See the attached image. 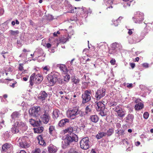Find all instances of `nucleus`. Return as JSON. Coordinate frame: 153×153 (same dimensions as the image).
I'll return each instance as SVG.
<instances>
[{
  "label": "nucleus",
  "instance_id": "obj_1",
  "mask_svg": "<svg viewBox=\"0 0 153 153\" xmlns=\"http://www.w3.org/2000/svg\"><path fill=\"white\" fill-rule=\"evenodd\" d=\"M14 127L11 128V131L13 134L18 133L19 131V129L22 131H25L27 128L26 123L19 120L14 123Z\"/></svg>",
  "mask_w": 153,
  "mask_h": 153
},
{
  "label": "nucleus",
  "instance_id": "obj_2",
  "mask_svg": "<svg viewBox=\"0 0 153 153\" xmlns=\"http://www.w3.org/2000/svg\"><path fill=\"white\" fill-rule=\"evenodd\" d=\"M82 112L79 107H75L69 109L67 111L66 114L68 117L71 119H74L80 115L82 116Z\"/></svg>",
  "mask_w": 153,
  "mask_h": 153
},
{
  "label": "nucleus",
  "instance_id": "obj_3",
  "mask_svg": "<svg viewBox=\"0 0 153 153\" xmlns=\"http://www.w3.org/2000/svg\"><path fill=\"white\" fill-rule=\"evenodd\" d=\"M71 135H66L65 138L62 141V146L65 148L67 146L70 145L73 142H77L78 140L77 136L74 133H72Z\"/></svg>",
  "mask_w": 153,
  "mask_h": 153
},
{
  "label": "nucleus",
  "instance_id": "obj_4",
  "mask_svg": "<svg viewBox=\"0 0 153 153\" xmlns=\"http://www.w3.org/2000/svg\"><path fill=\"white\" fill-rule=\"evenodd\" d=\"M45 112V110L39 106L34 107L29 110V113L32 117H39Z\"/></svg>",
  "mask_w": 153,
  "mask_h": 153
},
{
  "label": "nucleus",
  "instance_id": "obj_5",
  "mask_svg": "<svg viewBox=\"0 0 153 153\" xmlns=\"http://www.w3.org/2000/svg\"><path fill=\"white\" fill-rule=\"evenodd\" d=\"M59 76V74L56 72L48 74L47 77L48 85L53 86L57 81Z\"/></svg>",
  "mask_w": 153,
  "mask_h": 153
},
{
  "label": "nucleus",
  "instance_id": "obj_6",
  "mask_svg": "<svg viewBox=\"0 0 153 153\" xmlns=\"http://www.w3.org/2000/svg\"><path fill=\"white\" fill-rule=\"evenodd\" d=\"M98 111H100L99 114L102 116H104L107 114V110L105 109V105L101 102L97 103L96 106Z\"/></svg>",
  "mask_w": 153,
  "mask_h": 153
},
{
  "label": "nucleus",
  "instance_id": "obj_7",
  "mask_svg": "<svg viewBox=\"0 0 153 153\" xmlns=\"http://www.w3.org/2000/svg\"><path fill=\"white\" fill-rule=\"evenodd\" d=\"M17 142L19 146L22 148H28L30 146L28 139L27 137H20L19 139Z\"/></svg>",
  "mask_w": 153,
  "mask_h": 153
},
{
  "label": "nucleus",
  "instance_id": "obj_8",
  "mask_svg": "<svg viewBox=\"0 0 153 153\" xmlns=\"http://www.w3.org/2000/svg\"><path fill=\"white\" fill-rule=\"evenodd\" d=\"M43 77L41 76L35 75V74H33L30 77L29 81L30 85L31 86H32L35 83H40L43 80Z\"/></svg>",
  "mask_w": 153,
  "mask_h": 153
},
{
  "label": "nucleus",
  "instance_id": "obj_9",
  "mask_svg": "<svg viewBox=\"0 0 153 153\" xmlns=\"http://www.w3.org/2000/svg\"><path fill=\"white\" fill-rule=\"evenodd\" d=\"M144 14L140 11L136 12L132 18L135 23H141L144 19Z\"/></svg>",
  "mask_w": 153,
  "mask_h": 153
},
{
  "label": "nucleus",
  "instance_id": "obj_10",
  "mask_svg": "<svg viewBox=\"0 0 153 153\" xmlns=\"http://www.w3.org/2000/svg\"><path fill=\"white\" fill-rule=\"evenodd\" d=\"M122 48V46L120 43L115 42L111 45V49L109 50V53L114 54L117 51L120 50Z\"/></svg>",
  "mask_w": 153,
  "mask_h": 153
},
{
  "label": "nucleus",
  "instance_id": "obj_11",
  "mask_svg": "<svg viewBox=\"0 0 153 153\" xmlns=\"http://www.w3.org/2000/svg\"><path fill=\"white\" fill-rule=\"evenodd\" d=\"M89 140L88 137H86L82 138L80 142L81 148L85 150L88 149L89 147Z\"/></svg>",
  "mask_w": 153,
  "mask_h": 153
},
{
  "label": "nucleus",
  "instance_id": "obj_12",
  "mask_svg": "<svg viewBox=\"0 0 153 153\" xmlns=\"http://www.w3.org/2000/svg\"><path fill=\"white\" fill-rule=\"evenodd\" d=\"M91 92L88 90L85 91L84 93L82 95V103H85L88 102L91 99Z\"/></svg>",
  "mask_w": 153,
  "mask_h": 153
},
{
  "label": "nucleus",
  "instance_id": "obj_13",
  "mask_svg": "<svg viewBox=\"0 0 153 153\" xmlns=\"http://www.w3.org/2000/svg\"><path fill=\"white\" fill-rule=\"evenodd\" d=\"M106 90L102 88L97 90L96 93L95 97L97 100H100L105 96Z\"/></svg>",
  "mask_w": 153,
  "mask_h": 153
},
{
  "label": "nucleus",
  "instance_id": "obj_14",
  "mask_svg": "<svg viewBox=\"0 0 153 153\" xmlns=\"http://www.w3.org/2000/svg\"><path fill=\"white\" fill-rule=\"evenodd\" d=\"M22 116V114L21 113L20 111H15L12 113L11 115V119L10 121L11 122H14L16 119H19Z\"/></svg>",
  "mask_w": 153,
  "mask_h": 153
},
{
  "label": "nucleus",
  "instance_id": "obj_15",
  "mask_svg": "<svg viewBox=\"0 0 153 153\" xmlns=\"http://www.w3.org/2000/svg\"><path fill=\"white\" fill-rule=\"evenodd\" d=\"M44 114L41 115L40 117L42 121L44 123L47 124L48 122L50 117L49 114L46 113L45 111L44 113Z\"/></svg>",
  "mask_w": 153,
  "mask_h": 153
},
{
  "label": "nucleus",
  "instance_id": "obj_16",
  "mask_svg": "<svg viewBox=\"0 0 153 153\" xmlns=\"http://www.w3.org/2000/svg\"><path fill=\"white\" fill-rule=\"evenodd\" d=\"M56 66L60 69L63 74H67L68 70L65 65L62 64H58L56 65Z\"/></svg>",
  "mask_w": 153,
  "mask_h": 153
},
{
  "label": "nucleus",
  "instance_id": "obj_17",
  "mask_svg": "<svg viewBox=\"0 0 153 153\" xmlns=\"http://www.w3.org/2000/svg\"><path fill=\"white\" fill-rule=\"evenodd\" d=\"M60 111L58 109H54L53 113V118L54 119H60L61 117Z\"/></svg>",
  "mask_w": 153,
  "mask_h": 153
},
{
  "label": "nucleus",
  "instance_id": "obj_18",
  "mask_svg": "<svg viewBox=\"0 0 153 153\" xmlns=\"http://www.w3.org/2000/svg\"><path fill=\"white\" fill-rule=\"evenodd\" d=\"M48 94L45 91H42L39 94L38 98L42 101L45 100L48 96Z\"/></svg>",
  "mask_w": 153,
  "mask_h": 153
},
{
  "label": "nucleus",
  "instance_id": "obj_19",
  "mask_svg": "<svg viewBox=\"0 0 153 153\" xmlns=\"http://www.w3.org/2000/svg\"><path fill=\"white\" fill-rule=\"evenodd\" d=\"M134 118V115L132 114H128L126 118V122L128 124H131L133 122Z\"/></svg>",
  "mask_w": 153,
  "mask_h": 153
},
{
  "label": "nucleus",
  "instance_id": "obj_20",
  "mask_svg": "<svg viewBox=\"0 0 153 153\" xmlns=\"http://www.w3.org/2000/svg\"><path fill=\"white\" fill-rule=\"evenodd\" d=\"M69 122V119L67 118H65L61 120L59 122L58 125L61 127H63Z\"/></svg>",
  "mask_w": 153,
  "mask_h": 153
},
{
  "label": "nucleus",
  "instance_id": "obj_21",
  "mask_svg": "<svg viewBox=\"0 0 153 153\" xmlns=\"http://www.w3.org/2000/svg\"><path fill=\"white\" fill-rule=\"evenodd\" d=\"M49 153H56L57 150V148L53 145H50L48 148Z\"/></svg>",
  "mask_w": 153,
  "mask_h": 153
},
{
  "label": "nucleus",
  "instance_id": "obj_22",
  "mask_svg": "<svg viewBox=\"0 0 153 153\" xmlns=\"http://www.w3.org/2000/svg\"><path fill=\"white\" fill-rule=\"evenodd\" d=\"M128 42L129 43L131 44L136 43L138 42V41L137 36L134 35L132 37L128 39Z\"/></svg>",
  "mask_w": 153,
  "mask_h": 153
},
{
  "label": "nucleus",
  "instance_id": "obj_23",
  "mask_svg": "<svg viewBox=\"0 0 153 153\" xmlns=\"http://www.w3.org/2000/svg\"><path fill=\"white\" fill-rule=\"evenodd\" d=\"M71 79V82L74 86H75L74 84L78 85L79 82V80L77 77H75L74 76H72Z\"/></svg>",
  "mask_w": 153,
  "mask_h": 153
},
{
  "label": "nucleus",
  "instance_id": "obj_24",
  "mask_svg": "<svg viewBox=\"0 0 153 153\" xmlns=\"http://www.w3.org/2000/svg\"><path fill=\"white\" fill-rule=\"evenodd\" d=\"M35 51H37V53H36V56H38V60L40 61H43L44 60V57H42V60H40V58L41 57V55L43 53V51L41 49H39L36 50Z\"/></svg>",
  "mask_w": 153,
  "mask_h": 153
},
{
  "label": "nucleus",
  "instance_id": "obj_25",
  "mask_svg": "<svg viewBox=\"0 0 153 153\" xmlns=\"http://www.w3.org/2000/svg\"><path fill=\"white\" fill-rule=\"evenodd\" d=\"M29 122L33 126H36L37 127H38L41 123V121L40 120H39V122H38V121H36L35 120L32 119H30Z\"/></svg>",
  "mask_w": 153,
  "mask_h": 153
},
{
  "label": "nucleus",
  "instance_id": "obj_26",
  "mask_svg": "<svg viewBox=\"0 0 153 153\" xmlns=\"http://www.w3.org/2000/svg\"><path fill=\"white\" fill-rule=\"evenodd\" d=\"M75 9H81V11H82V12H81V13H86L87 14H88V13L91 14L92 12V11L89 8L87 10H86V8L85 7H82V8H80V7H74Z\"/></svg>",
  "mask_w": 153,
  "mask_h": 153
},
{
  "label": "nucleus",
  "instance_id": "obj_27",
  "mask_svg": "<svg viewBox=\"0 0 153 153\" xmlns=\"http://www.w3.org/2000/svg\"><path fill=\"white\" fill-rule=\"evenodd\" d=\"M37 139L39 141V143L40 145L43 146L46 145V143L45 142L43 138L41 135L38 136L37 137Z\"/></svg>",
  "mask_w": 153,
  "mask_h": 153
},
{
  "label": "nucleus",
  "instance_id": "obj_28",
  "mask_svg": "<svg viewBox=\"0 0 153 153\" xmlns=\"http://www.w3.org/2000/svg\"><path fill=\"white\" fill-rule=\"evenodd\" d=\"M90 120L92 122L96 123L98 121L99 118L96 115H93L90 116Z\"/></svg>",
  "mask_w": 153,
  "mask_h": 153
},
{
  "label": "nucleus",
  "instance_id": "obj_29",
  "mask_svg": "<svg viewBox=\"0 0 153 153\" xmlns=\"http://www.w3.org/2000/svg\"><path fill=\"white\" fill-rule=\"evenodd\" d=\"M10 144L7 143L3 145L2 146V153L5 152L10 147Z\"/></svg>",
  "mask_w": 153,
  "mask_h": 153
},
{
  "label": "nucleus",
  "instance_id": "obj_30",
  "mask_svg": "<svg viewBox=\"0 0 153 153\" xmlns=\"http://www.w3.org/2000/svg\"><path fill=\"white\" fill-rule=\"evenodd\" d=\"M143 107V104L139 102L135 105L134 108L136 110L138 111L142 109Z\"/></svg>",
  "mask_w": 153,
  "mask_h": 153
},
{
  "label": "nucleus",
  "instance_id": "obj_31",
  "mask_svg": "<svg viewBox=\"0 0 153 153\" xmlns=\"http://www.w3.org/2000/svg\"><path fill=\"white\" fill-rule=\"evenodd\" d=\"M122 17H120L117 19H113L112 20L113 25L115 26H117L118 25V24H119L120 20L122 19Z\"/></svg>",
  "mask_w": 153,
  "mask_h": 153
},
{
  "label": "nucleus",
  "instance_id": "obj_32",
  "mask_svg": "<svg viewBox=\"0 0 153 153\" xmlns=\"http://www.w3.org/2000/svg\"><path fill=\"white\" fill-rule=\"evenodd\" d=\"M92 107V105L91 104L87 105L85 109V113L86 114H88L89 112H90L91 111Z\"/></svg>",
  "mask_w": 153,
  "mask_h": 153
},
{
  "label": "nucleus",
  "instance_id": "obj_33",
  "mask_svg": "<svg viewBox=\"0 0 153 153\" xmlns=\"http://www.w3.org/2000/svg\"><path fill=\"white\" fill-rule=\"evenodd\" d=\"M106 135L105 133L104 132H99L96 135V137L98 139H100Z\"/></svg>",
  "mask_w": 153,
  "mask_h": 153
},
{
  "label": "nucleus",
  "instance_id": "obj_34",
  "mask_svg": "<svg viewBox=\"0 0 153 153\" xmlns=\"http://www.w3.org/2000/svg\"><path fill=\"white\" fill-rule=\"evenodd\" d=\"M44 128L43 127H38L34 129V131L35 133H41L43 131Z\"/></svg>",
  "mask_w": 153,
  "mask_h": 153
},
{
  "label": "nucleus",
  "instance_id": "obj_35",
  "mask_svg": "<svg viewBox=\"0 0 153 153\" xmlns=\"http://www.w3.org/2000/svg\"><path fill=\"white\" fill-rule=\"evenodd\" d=\"M117 115L120 117H123L125 115V113L122 109L117 112Z\"/></svg>",
  "mask_w": 153,
  "mask_h": 153
},
{
  "label": "nucleus",
  "instance_id": "obj_36",
  "mask_svg": "<svg viewBox=\"0 0 153 153\" xmlns=\"http://www.w3.org/2000/svg\"><path fill=\"white\" fill-rule=\"evenodd\" d=\"M19 69L20 71H22V73L25 74L27 72L26 70H25L23 69V65L22 64H21L19 65Z\"/></svg>",
  "mask_w": 153,
  "mask_h": 153
},
{
  "label": "nucleus",
  "instance_id": "obj_37",
  "mask_svg": "<svg viewBox=\"0 0 153 153\" xmlns=\"http://www.w3.org/2000/svg\"><path fill=\"white\" fill-rule=\"evenodd\" d=\"M9 32L11 35L14 36H16L19 33V31L18 30L14 31L10 30Z\"/></svg>",
  "mask_w": 153,
  "mask_h": 153
},
{
  "label": "nucleus",
  "instance_id": "obj_38",
  "mask_svg": "<svg viewBox=\"0 0 153 153\" xmlns=\"http://www.w3.org/2000/svg\"><path fill=\"white\" fill-rule=\"evenodd\" d=\"M49 133L51 134H53L55 131V129L54 126H50L49 128Z\"/></svg>",
  "mask_w": 153,
  "mask_h": 153
},
{
  "label": "nucleus",
  "instance_id": "obj_39",
  "mask_svg": "<svg viewBox=\"0 0 153 153\" xmlns=\"http://www.w3.org/2000/svg\"><path fill=\"white\" fill-rule=\"evenodd\" d=\"M113 132L114 130L112 128L109 129L106 133V135L107 134L108 136H110L113 133Z\"/></svg>",
  "mask_w": 153,
  "mask_h": 153
},
{
  "label": "nucleus",
  "instance_id": "obj_40",
  "mask_svg": "<svg viewBox=\"0 0 153 153\" xmlns=\"http://www.w3.org/2000/svg\"><path fill=\"white\" fill-rule=\"evenodd\" d=\"M42 68L44 71H46L45 72V74H47V71H49L50 70V67L48 65L44 67H42Z\"/></svg>",
  "mask_w": 153,
  "mask_h": 153
},
{
  "label": "nucleus",
  "instance_id": "obj_41",
  "mask_svg": "<svg viewBox=\"0 0 153 153\" xmlns=\"http://www.w3.org/2000/svg\"><path fill=\"white\" fill-rule=\"evenodd\" d=\"M71 78V76L69 75H66L64 77V81L66 82H68Z\"/></svg>",
  "mask_w": 153,
  "mask_h": 153
},
{
  "label": "nucleus",
  "instance_id": "obj_42",
  "mask_svg": "<svg viewBox=\"0 0 153 153\" xmlns=\"http://www.w3.org/2000/svg\"><path fill=\"white\" fill-rule=\"evenodd\" d=\"M66 132L71 133L73 131V128L71 127H70L65 130Z\"/></svg>",
  "mask_w": 153,
  "mask_h": 153
},
{
  "label": "nucleus",
  "instance_id": "obj_43",
  "mask_svg": "<svg viewBox=\"0 0 153 153\" xmlns=\"http://www.w3.org/2000/svg\"><path fill=\"white\" fill-rule=\"evenodd\" d=\"M117 104V103L115 101H111L109 105L110 106H114Z\"/></svg>",
  "mask_w": 153,
  "mask_h": 153
},
{
  "label": "nucleus",
  "instance_id": "obj_44",
  "mask_svg": "<svg viewBox=\"0 0 153 153\" xmlns=\"http://www.w3.org/2000/svg\"><path fill=\"white\" fill-rule=\"evenodd\" d=\"M143 116L144 118L146 119L148 118L149 116V114L147 112H146L144 113Z\"/></svg>",
  "mask_w": 153,
  "mask_h": 153
},
{
  "label": "nucleus",
  "instance_id": "obj_45",
  "mask_svg": "<svg viewBox=\"0 0 153 153\" xmlns=\"http://www.w3.org/2000/svg\"><path fill=\"white\" fill-rule=\"evenodd\" d=\"M117 133L119 135H123L124 134V131L123 130H120L118 131Z\"/></svg>",
  "mask_w": 153,
  "mask_h": 153
},
{
  "label": "nucleus",
  "instance_id": "obj_46",
  "mask_svg": "<svg viewBox=\"0 0 153 153\" xmlns=\"http://www.w3.org/2000/svg\"><path fill=\"white\" fill-rule=\"evenodd\" d=\"M121 108L119 106H117L115 107L114 108V111H115L116 112L119 111Z\"/></svg>",
  "mask_w": 153,
  "mask_h": 153
},
{
  "label": "nucleus",
  "instance_id": "obj_47",
  "mask_svg": "<svg viewBox=\"0 0 153 153\" xmlns=\"http://www.w3.org/2000/svg\"><path fill=\"white\" fill-rule=\"evenodd\" d=\"M40 152V150L39 149H37L33 151L32 153H39Z\"/></svg>",
  "mask_w": 153,
  "mask_h": 153
},
{
  "label": "nucleus",
  "instance_id": "obj_48",
  "mask_svg": "<svg viewBox=\"0 0 153 153\" xmlns=\"http://www.w3.org/2000/svg\"><path fill=\"white\" fill-rule=\"evenodd\" d=\"M131 2V1L130 2L125 3V4L123 5V7H126L127 6L129 7L130 6V3Z\"/></svg>",
  "mask_w": 153,
  "mask_h": 153
},
{
  "label": "nucleus",
  "instance_id": "obj_49",
  "mask_svg": "<svg viewBox=\"0 0 153 153\" xmlns=\"http://www.w3.org/2000/svg\"><path fill=\"white\" fill-rule=\"evenodd\" d=\"M4 137L6 139H7L9 137V135L7 132H6L4 135Z\"/></svg>",
  "mask_w": 153,
  "mask_h": 153
},
{
  "label": "nucleus",
  "instance_id": "obj_50",
  "mask_svg": "<svg viewBox=\"0 0 153 153\" xmlns=\"http://www.w3.org/2000/svg\"><path fill=\"white\" fill-rule=\"evenodd\" d=\"M111 63L112 65H114L115 64L116 61L114 59H112L110 62Z\"/></svg>",
  "mask_w": 153,
  "mask_h": 153
},
{
  "label": "nucleus",
  "instance_id": "obj_51",
  "mask_svg": "<svg viewBox=\"0 0 153 153\" xmlns=\"http://www.w3.org/2000/svg\"><path fill=\"white\" fill-rule=\"evenodd\" d=\"M68 153H78L76 151L73 149H71L70 150Z\"/></svg>",
  "mask_w": 153,
  "mask_h": 153
},
{
  "label": "nucleus",
  "instance_id": "obj_52",
  "mask_svg": "<svg viewBox=\"0 0 153 153\" xmlns=\"http://www.w3.org/2000/svg\"><path fill=\"white\" fill-rule=\"evenodd\" d=\"M60 33L59 31H58L57 32H55L53 33V35L54 36H57V34H59Z\"/></svg>",
  "mask_w": 153,
  "mask_h": 153
},
{
  "label": "nucleus",
  "instance_id": "obj_53",
  "mask_svg": "<svg viewBox=\"0 0 153 153\" xmlns=\"http://www.w3.org/2000/svg\"><path fill=\"white\" fill-rule=\"evenodd\" d=\"M143 67L146 68L149 67V64L147 63H144L143 64Z\"/></svg>",
  "mask_w": 153,
  "mask_h": 153
},
{
  "label": "nucleus",
  "instance_id": "obj_54",
  "mask_svg": "<svg viewBox=\"0 0 153 153\" xmlns=\"http://www.w3.org/2000/svg\"><path fill=\"white\" fill-rule=\"evenodd\" d=\"M16 83V82L15 81V82H14L12 84V85H10V87L13 88L15 86V85Z\"/></svg>",
  "mask_w": 153,
  "mask_h": 153
},
{
  "label": "nucleus",
  "instance_id": "obj_55",
  "mask_svg": "<svg viewBox=\"0 0 153 153\" xmlns=\"http://www.w3.org/2000/svg\"><path fill=\"white\" fill-rule=\"evenodd\" d=\"M132 30H133V29H129L128 31V33L129 35H131L132 33Z\"/></svg>",
  "mask_w": 153,
  "mask_h": 153
},
{
  "label": "nucleus",
  "instance_id": "obj_56",
  "mask_svg": "<svg viewBox=\"0 0 153 153\" xmlns=\"http://www.w3.org/2000/svg\"><path fill=\"white\" fill-rule=\"evenodd\" d=\"M135 145L137 146H139L140 144V143L139 141H137L135 143Z\"/></svg>",
  "mask_w": 153,
  "mask_h": 153
},
{
  "label": "nucleus",
  "instance_id": "obj_57",
  "mask_svg": "<svg viewBox=\"0 0 153 153\" xmlns=\"http://www.w3.org/2000/svg\"><path fill=\"white\" fill-rule=\"evenodd\" d=\"M46 46L48 48H49L51 47V45L49 43H47L46 45Z\"/></svg>",
  "mask_w": 153,
  "mask_h": 153
},
{
  "label": "nucleus",
  "instance_id": "obj_58",
  "mask_svg": "<svg viewBox=\"0 0 153 153\" xmlns=\"http://www.w3.org/2000/svg\"><path fill=\"white\" fill-rule=\"evenodd\" d=\"M108 3H109L110 5H111V4L112 3V0H108L106 2Z\"/></svg>",
  "mask_w": 153,
  "mask_h": 153
},
{
  "label": "nucleus",
  "instance_id": "obj_59",
  "mask_svg": "<svg viewBox=\"0 0 153 153\" xmlns=\"http://www.w3.org/2000/svg\"><path fill=\"white\" fill-rule=\"evenodd\" d=\"M123 142L124 144H125L126 143V144L128 143V141L127 140L124 139V140H123Z\"/></svg>",
  "mask_w": 153,
  "mask_h": 153
},
{
  "label": "nucleus",
  "instance_id": "obj_60",
  "mask_svg": "<svg viewBox=\"0 0 153 153\" xmlns=\"http://www.w3.org/2000/svg\"><path fill=\"white\" fill-rule=\"evenodd\" d=\"M37 51H35L34 53L33 54H31L30 56H33L34 55L36 56V53H37Z\"/></svg>",
  "mask_w": 153,
  "mask_h": 153
},
{
  "label": "nucleus",
  "instance_id": "obj_61",
  "mask_svg": "<svg viewBox=\"0 0 153 153\" xmlns=\"http://www.w3.org/2000/svg\"><path fill=\"white\" fill-rule=\"evenodd\" d=\"M130 66L132 68H133L135 66V64L133 63H130Z\"/></svg>",
  "mask_w": 153,
  "mask_h": 153
},
{
  "label": "nucleus",
  "instance_id": "obj_62",
  "mask_svg": "<svg viewBox=\"0 0 153 153\" xmlns=\"http://www.w3.org/2000/svg\"><path fill=\"white\" fill-rule=\"evenodd\" d=\"M132 84L131 83V84H129L128 85H127V87L128 88H130V87H132Z\"/></svg>",
  "mask_w": 153,
  "mask_h": 153
},
{
  "label": "nucleus",
  "instance_id": "obj_63",
  "mask_svg": "<svg viewBox=\"0 0 153 153\" xmlns=\"http://www.w3.org/2000/svg\"><path fill=\"white\" fill-rule=\"evenodd\" d=\"M4 13V10H1L0 11V15H2Z\"/></svg>",
  "mask_w": 153,
  "mask_h": 153
},
{
  "label": "nucleus",
  "instance_id": "obj_64",
  "mask_svg": "<svg viewBox=\"0 0 153 153\" xmlns=\"http://www.w3.org/2000/svg\"><path fill=\"white\" fill-rule=\"evenodd\" d=\"M3 97L4 99H5L7 97V94H5L3 95Z\"/></svg>",
  "mask_w": 153,
  "mask_h": 153
}]
</instances>
